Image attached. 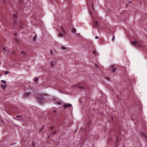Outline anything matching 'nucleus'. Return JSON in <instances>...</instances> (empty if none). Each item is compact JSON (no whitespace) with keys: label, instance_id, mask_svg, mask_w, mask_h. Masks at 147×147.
<instances>
[{"label":"nucleus","instance_id":"obj_1","mask_svg":"<svg viewBox=\"0 0 147 147\" xmlns=\"http://www.w3.org/2000/svg\"><path fill=\"white\" fill-rule=\"evenodd\" d=\"M48 95V94H47L45 93L44 94H41L40 95L36 97L38 101L41 103H42L44 101V100L43 99L41 98L43 97L44 96H47Z\"/></svg>","mask_w":147,"mask_h":147},{"label":"nucleus","instance_id":"obj_2","mask_svg":"<svg viewBox=\"0 0 147 147\" xmlns=\"http://www.w3.org/2000/svg\"><path fill=\"white\" fill-rule=\"evenodd\" d=\"M111 70L113 71V72H114L117 69V68H115V66L113 65H112L111 66Z\"/></svg>","mask_w":147,"mask_h":147},{"label":"nucleus","instance_id":"obj_3","mask_svg":"<svg viewBox=\"0 0 147 147\" xmlns=\"http://www.w3.org/2000/svg\"><path fill=\"white\" fill-rule=\"evenodd\" d=\"M72 106V105L69 103L64 104L63 105V107L64 108H66L67 107H71Z\"/></svg>","mask_w":147,"mask_h":147},{"label":"nucleus","instance_id":"obj_4","mask_svg":"<svg viewBox=\"0 0 147 147\" xmlns=\"http://www.w3.org/2000/svg\"><path fill=\"white\" fill-rule=\"evenodd\" d=\"M31 94V93L30 92H28L26 93L24 96V98L25 97H28L29 95H30Z\"/></svg>","mask_w":147,"mask_h":147},{"label":"nucleus","instance_id":"obj_5","mask_svg":"<svg viewBox=\"0 0 147 147\" xmlns=\"http://www.w3.org/2000/svg\"><path fill=\"white\" fill-rule=\"evenodd\" d=\"M7 85L6 84H2L1 85V88H3V89H5L7 87Z\"/></svg>","mask_w":147,"mask_h":147},{"label":"nucleus","instance_id":"obj_6","mask_svg":"<svg viewBox=\"0 0 147 147\" xmlns=\"http://www.w3.org/2000/svg\"><path fill=\"white\" fill-rule=\"evenodd\" d=\"M92 53H93L94 54V55H95V56H98V53H96V50H94V51H93L92 52Z\"/></svg>","mask_w":147,"mask_h":147},{"label":"nucleus","instance_id":"obj_7","mask_svg":"<svg viewBox=\"0 0 147 147\" xmlns=\"http://www.w3.org/2000/svg\"><path fill=\"white\" fill-rule=\"evenodd\" d=\"M138 42L136 41H132L131 42V44L132 45L134 44L135 45L137 46V43Z\"/></svg>","mask_w":147,"mask_h":147},{"label":"nucleus","instance_id":"obj_8","mask_svg":"<svg viewBox=\"0 0 147 147\" xmlns=\"http://www.w3.org/2000/svg\"><path fill=\"white\" fill-rule=\"evenodd\" d=\"M142 42H137L138 44L139 45V46L140 47L142 46Z\"/></svg>","mask_w":147,"mask_h":147},{"label":"nucleus","instance_id":"obj_9","mask_svg":"<svg viewBox=\"0 0 147 147\" xmlns=\"http://www.w3.org/2000/svg\"><path fill=\"white\" fill-rule=\"evenodd\" d=\"M61 31L63 32V33H65V31L63 27H61L60 28Z\"/></svg>","mask_w":147,"mask_h":147},{"label":"nucleus","instance_id":"obj_10","mask_svg":"<svg viewBox=\"0 0 147 147\" xmlns=\"http://www.w3.org/2000/svg\"><path fill=\"white\" fill-rule=\"evenodd\" d=\"M55 104H58L59 105H61L62 104V103L61 101H59L58 102H56Z\"/></svg>","mask_w":147,"mask_h":147},{"label":"nucleus","instance_id":"obj_11","mask_svg":"<svg viewBox=\"0 0 147 147\" xmlns=\"http://www.w3.org/2000/svg\"><path fill=\"white\" fill-rule=\"evenodd\" d=\"M76 28H73L72 30V31L74 33L76 32Z\"/></svg>","mask_w":147,"mask_h":147},{"label":"nucleus","instance_id":"obj_12","mask_svg":"<svg viewBox=\"0 0 147 147\" xmlns=\"http://www.w3.org/2000/svg\"><path fill=\"white\" fill-rule=\"evenodd\" d=\"M98 24V23L97 22H95L94 23V24L95 26H96Z\"/></svg>","mask_w":147,"mask_h":147},{"label":"nucleus","instance_id":"obj_13","mask_svg":"<svg viewBox=\"0 0 147 147\" xmlns=\"http://www.w3.org/2000/svg\"><path fill=\"white\" fill-rule=\"evenodd\" d=\"M3 50V52H5L7 51V49L5 47L4 48Z\"/></svg>","mask_w":147,"mask_h":147},{"label":"nucleus","instance_id":"obj_14","mask_svg":"<svg viewBox=\"0 0 147 147\" xmlns=\"http://www.w3.org/2000/svg\"><path fill=\"white\" fill-rule=\"evenodd\" d=\"M38 78H35L33 80L35 82H36L38 80Z\"/></svg>","mask_w":147,"mask_h":147},{"label":"nucleus","instance_id":"obj_15","mask_svg":"<svg viewBox=\"0 0 147 147\" xmlns=\"http://www.w3.org/2000/svg\"><path fill=\"white\" fill-rule=\"evenodd\" d=\"M59 34H60V36L61 37H62L63 36H64V35L63 34H62L60 32L59 33Z\"/></svg>","mask_w":147,"mask_h":147},{"label":"nucleus","instance_id":"obj_16","mask_svg":"<svg viewBox=\"0 0 147 147\" xmlns=\"http://www.w3.org/2000/svg\"><path fill=\"white\" fill-rule=\"evenodd\" d=\"M9 71H5V75L8 74L9 73Z\"/></svg>","mask_w":147,"mask_h":147},{"label":"nucleus","instance_id":"obj_17","mask_svg":"<svg viewBox=\"0 0 147 147\" xmlns=\"http://www.w3.org/2000/svg\"><path fill=\"white\" fill-rule=\"evenodd\" d=\"M1 82L3 83H5V84L6 83V82L4 80H2L1 81Z\"/></svg>","mask_w":147,"mask_h":147},{"label":"nucleus","instance_id":"obj_18","mask_svg":"<svg viewBox=\"0 0 147 147\" xmlns=\"http://www.w3.org/2000/svg\"><path fill=\"white\" fill-rule=\"evenodd\" d=\"M61 49L63 50H66L67 49L65 48V47H61Z\"/></svg>","mask_w":147,"mask_h":147},{"label":"nucleus","instance_id":"obj_19","mask_svg":"<svg viewBox=\"0 0 147 147\" xmlns=\"http://www.w3.org/2000/svg\"><path fill=\"white\" fill-rule=\"evenodd\" d=\"M21 53L23 55H25V53L23 51H22L21 52Z\"/></svg>","mask_w":147,"mask_h":147},{"label":"nucleus","instance_id":"obj_20","mask_svg":"<svg viewBox=\"0 0 147 147\" xmlns=\"http://www.w3.org/2000/svg\"><path fill=\"white\" fill-rule=\"evenodd\" d=\"M92 9L94 10V8H93V3H92Z\"/></svg>","mask_w":147,"mask_h":147},{"label":"nucleus","instance_id":"obj_21","mask_svg":"<svg viewBox=\"0 0 147 147\" xmlns=\"http://www.w3.org/2000/svg\"><path fill=\"white\" fill-rule=\"evenodd\" d=\"M50 64L52 66H53V62H51L50 63Z\"/></svg>","mask_w":147,"mask_h":147},{"label":"nucleus","instance_id":"obj_22","mask_svg":"<svg viewBox=\"0 0 147 147\" xmlns=\"http://www.w3.org/2000/svg\"><path fill=\"white\" fill-rule=\"evenodd\" d=\"M56 99V98L54 97L53 98V100H55Z\"/></svg>","mask_w":147,"mask_h":147},{"label":"nucleus","instance_id":"obj_23","mask_svg":"<svg viewBox=\"0 0 147 147\" xmlns=\"http://www.w3.org/2000/svg\"><path fill=\"white\" fill-rule=\"evenodd\" d=\"M16 17H17V16L16 15L14 14L13 15V17L14 18H16Z\"/></svg>","mask_w":147,"mask_h":147},{"label":"nucleus","instance_id":"obj_24","mask_svg":"<svg viewBox=\"0 0 147 147\" xmlns=\"http://www.w3.org/2000/svg\"><path fill=\"white\" fill-rule=\"evenodd\" d=\"M20 117V115H18V116H16V117Z\"/></svg>","mask_w":147,"mask_h":147},{"label":"nucleus","instance_id":"obj_25","mask_svg":"<svg viewBox=\"0 0 147 147\" xmlns=\"http://www.w3.org/2000/svg\"><path fill=\"white\" fill-rule=\"evenodd\" d=\"M95 38L96 39H97L98 38V37L97 36H96L95 37Z\"/></svg>","mask_w":147,"mask_h":147},{"label":"nucleus","instance_id":"obj_26","mask_svg":"<svg viewBox=\"0 0 147 147\" xmlns=\"http://www.w3.org/2000/svg\"><path fill=\"white\" fill-rule=\"evenodd\" d=\"M50 51V52H51V53H53V52H52V51L51 50Z\"/></svg>","mask_w":147,"mask_h":147},{"label":"nucleus","instance_id":"obj_27","mask_svg":"<svg viewBox=\"0 0 147 147\" xmlns=\"http://www.w3.org/2000/svg\"><path fill=\"white\" fill-rule=\"evenodd\" d=\"M36 38V37H35V36H34V37H33V38H34V39H35Z\"/></svg>","mask_w":147,"mask_h":147},{"label":"nucleus","instance_id":"obj_28","mask_svg":"<svg viewBox=\"0 0 147 147\" xmlns=\"http://www.w3.org/2000/svg\"><path fill=\"white\" fill-rule=\"evenodd\" d=\"M114 38V36H113L112 38V40H113Z\"/></svg>","mask_w":147,"mask_h":147},{"label":"nucleus","instance_id":"obj_29","mask_svg":"<svg viewBox=\"0 0 147 147\" xmlns=\"http://www.w3.org/2000/svg\"><path fill=\"white\" fill-rule=\"evenodd\" d=\"M44 126H43L42 127V128L41 130H42L43 129V127H44Z\"/></svg>","mask_w":147,"mask_h":147},{"label":"nucleus","instance_id":"obj_30","mask_svg":"<svg viewBox=\"0 0 147 147\" xmlns=\"http://www.w3.org/2000/svg\"><path fill=\"white\" fill-rule=\"evenodd\" d=\"M78 88H82V87H78Z\"/></svg>","mask_w":147,"mask_h":147},{"label":"nucleus","instance_id":"obj_31","mask_svg":"<svg viewBox=\"0 0 147 147\" xmlns=\"http://www.w3.org/2000/svg\"><path fill=\"white\" fill-rule=\"evenodd\" d=\"M56 132V131H54V132H53V133H54H54H55Z\"/></svg>","mask_w":147,"mask_h":147},{"label":"nucleus","instance_id":"obj_32","mask_svg":"<svg viewBox=\"0 0 147 147\" xmlns=\"http://www.w3.org/2000/svg\"><path fill=\"white\" fill-rule=\"evenodd\" d=\"M53 128V126H52V127H51V128Z\"/></svg>","mask_w":147,"mask_h":147},{"label":"nucleus","instance_id":"obj_33","mask_svg":"<svg viewBox=\"0 0 147 147\" xmlns=\"http://www.w3.org/2000/svg\"><path fill=\"white\" fill-rule=\"evenodd\" d=\"M73 86L72 87H74V86Z\"/></svg>","mask_w":147,"mask_h":147},{"label":"nucleus","instance_id":"obj_34","mask_svg":"<svg viewBox=\"0 0 147 147\" xmlns=\"http://www.w3.org/2000/svg\"><path fill=\"white\" fill-rule=\"evenodd\" d=\"M12 52L13 53H14V52H13V51H12Z\"/></svg>","mask_w":147,"mask_h":147},{"label":"nucleus","instance_id":"obj_35","mask_svg":"<svg viewBox=\"0 0 147 147\" xmlns=\"http://www.w3.org/2000/svg\"><path fill=\"white\" fill-rule=\"evenodd\" d=\"M15 40H17V39H15Z\"/></svg>","mask_w":147,"mask_h":147},{"label":"nucleus","instance_id":"obj_36","mask_svg":"<svg viewBox=\"0 0 147 147\" xmlns=\"http://www.w3.org/2000/svg\"><path fill=\"white\" fill-rule=\"evenodd\" d=\"M1 75H0V77H1Z\"/></svg>","mask_w":147,"mask_h":147}]
</instances>
